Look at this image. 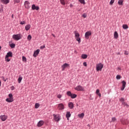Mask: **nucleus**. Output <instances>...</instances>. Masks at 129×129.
<instances>
[{
    "label": "nucleus",
    "mask_w": 129,
    "mask_h": 129,
    "mask_svg": "<svg viewBox=\"0 0 129 129\" xmlns=\"http://www.w3.org/2000/svg\"><path fill=\"white\" fill-rule=\"evenodd\" d=\"M13 39L15 40L16 41H19V40H21L22 38V35L20 34H14L12 36Z\"/></svg>",
    "instance_id": "obj_1"
},
{
    "label": "nucleus",
    "mask_w": 129,
    "mask_h": 129,
    "mask_svg": "<svg viewBox=\"0 0 129 129\" xmlns=\"http://www.w3.org/2000/svg\"><path fill=\"white\" fill-rule=\"evenodd\" d=\"M103 68V64L99 63L96 64V71H101Z\"/></svg>",
    "instance_id": "obj_2"
},
{
    "label": "nucleus",
    "mask_w": 129,
    "mask_h": 129,
    "mask_svg": "<svg viewBox=\"0 0 129 129\" xmlns=\"http://www.w3.org/2000/svg\"><path fill=\"white\" fill-rule=\"evenodd\" d=\"M74 34L75 35L76 39L78 41V43H80V42H81V39L79 37V33L77 32V31H75Z\"/></svg>",
    "instance_id": "obj_3"
},
{
    "label": "nucleus",
    "mask_w": 129,
    "mask_h": 129,
    "mask_svg": "<svg viewBox=\"0 0 129 129\" xmlns=\"http://www.w3.org/2000/svg\"><path fill=\"white\" fill-rule=\"evenodd\" d=\"M74 34L75 35L76 39L78 41V43H80V42H81V39L79 37V33L77 32V31H75Z\"/></svg>",
    "instance_id": "obj_4"
},
{
    "label": "nucleus",
    "mask_w": 129,
    "mask_h": 129,
    "mask_svg": "<svg viewBox=\"0 0 129 129\" xmlns=\"http://www.w3.org/2000/svg\"><path fill=\"white\" fill-rule=\"evenodd\" d=\"M67 94L68 96H70L73 99L74 98H76V97H77V95H76L75 94H72L70 91H68L67 92Z\"/></svg>",
    "instance_id": "obj_5"
},
{
    "label": "nucleus",
    "mask_w": 129,
    "mask_h": 129,
    "mask_svg": "<svg viewBox=\"0 0 129 129\" xmlns=\"http://www.w3.org/2000/svg\"><path fill=\"white\" fill-rule=\"evenodd\" d=\"M75 90H77V91H84V88H83L81 85H79L77 86L76 88H75Z\"/></svg>",
    "instance_id": "obj_6"
},
{
    "label": "nucleus",
    "mask_w": 129,
    "mask_h": 129,
    "mask_svg": "<svg viewBox=\"0 0 129 129\" xmlns=\"http://www.w3.org/2000/svg\"><path fill=\"white\" fill-rule=\"evenodd\" d=\"M53 118L55 121H57V122L59 121L60 119H61V117L59 115H55L53 114Z\"/></svg>",
    "instance_id": "obj_7"
},
{
    "label": "nucleus",
    "mask_w": 129,
    "mask_h": 129,
    "mask_svg": "<svg viewBox=\"0 0 129 129\" xmlns=\"http://www.w3.org/2000/svg\"><path fill=\"white\" fill-rule=\"evenodd\" d=\"M7 118H8V116L6 115H0V119L2 120V121H6Z\"/></svg>",
    "instance_id": "obj_8"
},
{
    "label": "nucleus",
    "mask_w": 129,
    "mask_h": 129,
    "mask_svg": "<svg viewBox=\"0 0 129 129\" xmlns=\"http://www.w3.org/2000/svg\"><path fill=\"white\" fill-rule=\"evenodd\" d=\"M122 87L121 88V90L122 91H123V90H124V88H125V85H126V82H125V81H122Z\"/></svg>",
    "instance_id": "obj_9"
},
{
    "label": "nucleus",
    "mask_w": 129,
    "mask_h": 129,
    "mask_svg": "<svg viewBox=\"0 0 129 129\" xmlns=\"http://www.w3.org/2000/svg\"><path fill=\"white\" fill-rule=\"evenodd\" d=\"M67 67H69V64L67 63H64L61 66L62 71H64V70H65V68H67Z\"/></svg>",
    "instance_id": "obj_10"
},
{
    "label": "nucleus",
    "mask_w": 129,
    "mask_h": 129,
    "mask_svg": "<svg viewBox=\"0 0 129 129\" xmlns=\"http://www.w3.org/2000/svg\"><path fill=\"white\" fill-rule=\"evenodd\" d=\"M24 6L26 9H30V2L25 1L24 3Z\"/></svg>",
    "instance_id": "obj_11"
},
{
    "label": "nucleus",
    "mask_w": 129,
    "mask_h": 129,
    "mask_svg": "<svg viewBox=\"0 0 129 129\" xmlns=\"http://www.w3.org/2000/svg\"><path fill=\"white\" fill-rule=\"evenodd\" d=\"M39 9V8L38 6H36L35 4L32 5V10H33V11H35V10H36V11H38Z\"/></svg>",
    "instance_id": "obj_12"
},
{
    "label": "nucleus",
    "mask_w": 129,
    "mask_h": 129,
    "mask_svg": "<svg viewBox=\"0 0 129 129\" xmlns=\"http://www.w3.org/2000/svg\"><path fill=\"white\" fill-rule=\"evenodd\" d=\"M89 36H91V31L86 32L85 34V37L88 39Z\"/></svg>",
    "instance_id": "obj_13"
},
{
    "label": "nucleus",
    "mask_w": 129,
    "mask_h": 129,
    "mask_svg": "<svg viewBox=\"0 0 129 129\" xmlns=\"http://www.w3.org/2000/svg\"><path fill=\"white\" fill-rule=\"evenodd\" d=\"M58 108L59 110H62V109H64V105L62 103H60L58 105Z\"/></svg>",
    "instance_id": "obj_14"
},
{
    "label": "nucleus",
    "mask_w": 129,
    "mask_h": 129,
    "mask_svg": "<svg viewBox=\"0 0 129 129\" xmlns=\"http://www.w3.org/2000/svg\"><path fill=\"white\" fill-rule=\"evenodd\" d=\"M40 53V49H37L35 50L33 54V57H37V55Z\"/></svg>",
    "instance_id": "obj_15"
},
{
    "label": "nucleus",
    "mask_w": 129,
    "mask_h": 129,
    "mask_svg": "<svg viewBox=\"0 0 129 129\" xmlns=\"http://www.w3.org/2000/svg\"><path fill=\"white\" fill-rule=\"evenodd\" d=\"M1 2L4 5H8L10 3V0H1Z\"/></svg>",
    "instance_id": "obj_16"
},
{
    "label": "nucleus",
    "mask_w": 129,
    "mask_h": 129,
    "mask_svg": "<svg viewBox=\"0 0 129 129\" xmlns=\"http://www.w3.org/2000/svg\"><path fill=\"white\" fill-rule=\"evenodd\" d=\"M68 105L70 109H72L74 107V104H73L72 102L69 103Z\"/></svg>",
    "instance_id": "obj_17"
},
{
    "label": "nucleus",
    "mask_w": 129,
    "mask_h": 129,
    "mask_svg": "<svg viewBox=\"0 0 129 129\" xmlns=\"http://www.w3.org/2000/svg\"><path fill=\"white\" fill-rule=\"evenodd\" d=\"M44 124V121L40 120L37 123V126H42Z\"/></svg>",
    "instance_id": "obj_18"
},
{
    "label": "nucleus",
    "mask_w": 129,
    "mask_h": 129,
    "mask_svg": "<svg viewBox=\"0 0 129 129\" xmlns=\"http://www.w3.org/2000/svg\"><path fill=\"white\" fill-rule=\"evenodd\" d=\"M6 56H7V57H13V52H12V51H9L7 53Z\"/></svg>",
    "instance_id": "obj_19"
},
{
    "label": "nucleus",
    "mask_w": 129,
    "mask_h": 129,
    "mask_svg": "<svg viewBox=\"0 0 129 129\" xmlns=\"http://www.w3.org/2000/svg\"><path fill=\"white\" fill-rule=\"evenodd\" d=\"M6 101L7 102H13L14 101V98H9L6 99Z\"/></svg>",
    "instance_id": "obj_20"
},
{
    "label": "nucleus",
    "mask_w": 129,
    "mask_h": 129,
    "mask_svg": "<svg viewBox=\"0 0 129 129\" xmlns=\"http://www.w3.org/2000/svg\"><path fill=\"white\" fill-rule=\"evenodd\" d=\"M70 116H71V114L70 113V112L68 111L66 115V117H67V119H69V117H70Z\"/></svg>",
    "instance_id": "obj_21"
},
{
    "label": "nucleus",
    "mask_w": 129,
    "mask_h": 129,
    "mask_svg": "<svg viewBox=\"0 0 129 129\" xmlns=\"http://www.w3.org/2000/svg\"><path fill=\"white\" fill-rule=\"evenodd\" d=\"M31 29V25L28 24L25 26V30L26 31H29Z\"/></svg>",
    "instance_id": "obj_22"
},
{
    "label": "nucleus",
    "mask_w": 129,
    "mask_h": 129,
    "mask_svg": "<svg viewBox=\"0 0 129 129\" xmlns=\"http://www.w3.org/2000/svg\"><path fill=\"white\" fill-rule=\"evenodd\" d=\"M114 38H115V39H117L118 38V34L116 31H115L114 33Z\"/></svg>",
    "instance_id": "obj_23"
},
{
    "label": "nucleus",
    "mask_w": 129,
    "mask_h": 129,
    "mask_svg": "<svg viewBox=\"0 0 129 129\" xmlns=\"http://www.w3.org/2000/svg\"><path fill=\"white\" fill-rule=\"evenodd\" d=\"M99 92H100L99 89H97L96 93L97 95H98V96H99V97H101V94H100Z\"/></svg>",
    "instance_id": "obj_24"
},
{
    "label": "nucleus",
    "mask_w": 129,
    "mask_h": 129,
    "mask_svg": "<svg viewBox=\"0 0 129 129\" xmlns=\"http://www.w3.org/2000/svg\"><path fill=\"white\" fill-rule=\"evenodd\" d=\"M122 28L124 30H126V29H128V26L126 24H123L122 25Z\"/></svg>",
    "instance_id": "obj_25"
},
{
    "label": "nucleus",
    "mask_w": 129,
    "mask_h": 129,
    "mask_svg": "<svg viewBox=\"0 0 129 129\" xmlns=\"http://www.w3.org/2000/svg\"><path fill=\"white\" fill-rule=\"evenodd\" d=\"M79 117H80L81 118H83L84 117V113H82L81 114H78Z\"/></svg>",
    "instance_id": "obj_26"
},
{
    "label": "nucleus",
    "mask_w": 129,
    "mask_h": 129,
    "mask_svg": "<svg viewBox=\"0 0 129 129\" xmlns=\"http://www.w3.org/2000/svg\"><path fill=\"white\" fill-rule=\"evenodd\" d=\"M82 59H86L87 58V54H83L81 55Z\"/></svg>",
    "instance_id": "obj_27"
},
{
    "label": "nucleus",
    "mask_w": 129,
    "mask_h": 129,
    "mask_svg": "<svg viewBox=\"0 0 129 129\" xmlns=\"http://www.w3.org/2000/svg\"><path fill=\"white\" fill-rule=\"evenodd\" d=\"M10 46L11 48V49H14L15 47H16V44L15 43H11L10 44Z\"/></svg>",
    "instance_id": "obj_28"
},
{
    "label": "nucleus",
    "mask_w": 129,
    "mask_h": 129,
    "mask_svg": "<svg viewBox=\"0 0 129 129\" xmlns=\"http://www.w3.org/2000/svg\"><path fill=\"white\" fill-rule=\"evenodd\" d=\"M123 3V1L122 0H119L118 1V4L119 5V6H122Z\"/></svg>",
    "instance_id": "obj_29"
},
{
    "label": "nucleus",
    "mask_w": 129,
    "mask_h": 129,
    "mask_svg": "<svg viewBox=\"0 0 129 129\" xmlns=\"http://www.w3.org/2000/svg\"><path fill=\"white\" fill-rule=\"evenodd\" d=\"M122 104L123 105V106H126V107H128V105L127 104V103H125L124 101V102H122Z\"/></svg>",
    "instance_id": "obj_30"
},
{
    "label": "nucleus",
    "mask_w": 129,
    "mask_h": 129,
    "mask_svg": "<svg viewBox=\"0 0 129 129\" xmlns=\"http://www.w3.org/2000/svg\"><path fill=\"white\" fill-rule=\"evenodd\" d=\"M23 80L22 77H19L18 78V83H21L22 82V80Z\"/></svg>",
    "instance_id": "obj_31"
},
{
    "label": "nucleus",
    "mask_w": 129,
    "mask_h": 129,
    "mask_svg": "<svg viewBox=\"0 0 129 129\" xmlns=\"http://www.w3.org/2000/svg\"><path fill=\"white\" fill-rule=\"evenodd\" d=\"M5 61H7V62H10L11 61V59L9 58V57H7V56H5Z\"/></svg>",
    "instance_id": "obj_32"
},
{
    "label": "nucleus",
    "mask_w": 129,
    "mask_h": 129,
    "mask_svg": "<svg viewBox=\"0 0 129 129\" xmlns=\"http://www.w3.org/2000/svg\"><path fill=\"white\" fill-rule=\"evenodd\" d=\"M79 2L81 3V4H83V5H85V0H79Z\"/></svg>",
    "instance_id": "obj_33"
},
{
    "label": "nucleus",
    "mask_w": 129,
    "mask_h": 129,
    "mask_svg": "<svg viewBox=\"0 0 129 129\" xmlns=\"http://www.w3.org/2000/svg\"><path fill=\"white\" fill-rule=\"evenodd\" d=\"M22 60H23L24 62H27V58H26V57L23 56H22Z\"/></svg>",
    "instance_id": "obj_34"
},
{
    "label": "nucleus",
    "mask_w": 129,
    "mask_h": 129,
    "mask_svg": "<svg viewBox=\"0 0 129 129\" xmlns=\"http://www.w3.org/2000/svg\"><path fill=\"white\" fill-rule=\"evenodd\" d=\"M40 107V104L39 103H36L35 105V108H39Z\"/></svg>",
    "instance_id": "obj_35"
},
{
    "label": "nucleus",
    "mask_w": 129,
    "mask_h": 129,
    "mask_svg": "<svg viewBox=\"0 0 129 129\" xmlns=\"http://www.w3.org/2000/svg\"><path fill=\"white\" fill-rule=\"evenodd\" d=\"M60 3L61 4V5H62L63 6H65V1L64 0H60Z\"/></svg>",
    "instance_id": "obj_36"
},
{
    "label": "nucleus",
    "mask_w": 129,
    "mask_h": 129,
    "mask_svg": "<svg viewBox=\"0 0 129 129\" xmlns=\"http://www.w3.org/2000/svg\"><path fill=\"white\" fill-rule=\"evenodd\" d=\"M27 39L28 41H30L32 39V36L31 35H29L27 37Z\"/></svg>",
    "instance_id": "obj_37"
},
{
    "label": "nucleus",
    "mask_w": 129,
    "mask_h": 129,
    "mask_svg": "<svg viewBox=\"0 0 129 129\" xmlns=\"http://www.w3.org/2000/svg\"><path fill=\"white\" fill-rule=\"evenodd\" d=\"M116 79H117L118 80H119V79H120V78H121V77L120 76V75H117L116 77Z\"/></svg>",
    "instance_id": "obj_38"
},
{
    "label": "nucleus",
    "mask_w": 129,
    "mask_h": 129,
    "mask_svg": "<svg viewBox=\"0 0 129 129\" xmlns=\"http://www.w3.org/2000/svg\"><path fill=\"white\" fill-rule=\"evenodd\" d=\"M2 78L3 80V81H5V82H6L7 80H8V78H7L6 79H5V77H4V76H2Z\"/></svg>",
    "instance_id": "obj_39"
},
{
    "label": "nucleus",
    "mask_w": 129,
    "mask_h": 129,
    "mask_svg": "<svg viewBox=\"0 0 129 129\" xmlns=\"http://www.w3.org/2000/svg\"><path fill=\"white\" fill-rule=\"evenodd\" d=\"M9 98H14L13 97V94H12V93L9 94Z\"/></svg>",
    "instance_id": "obj_40"
},
{
    "label": "nucleus",
    "mask_w": 129,
    "mask_h": 129,
    "mask_svg": "<svg viewBox=\"0 0 129 129\" xmlns=\"http://www.w3.org/2000/svg\"><path fill=\"white\" fill-rule=\"evenodd\" d=\"M20 25H25V24H26V22H25V21H21L20 22Z\"/></svg>",
    "instance_id": "obj_41"
},
{
    "label": "nucleus",
    "mask_w": 129,
    "mask_h": 129,
    "mask_svg": "<svg viewBox=\"0 0 129 129\" xmlns=\"http://www.w3.org/2000/svg\"><path fill=\"white\" fill-rule=\"evenodd\" d=\"M45 48H46V46H45V45L41 46L40 47V49H45Z\"/></svg>",
    "instance_id": "obj_42"
},
{
    "label": "nucleus",
    "mask_w": 129,
    "mask_h": 129,
    "mask_svg": "<svg viewBox=\"0 0 129 129\" xmlns=\"http://www.w3.org/2000/svg\"><path fill=\"white\" fill-rule=\"evenodd\" d=\"M120 101L121 102V103L122 102H123L124 101V98H121L120 99H119Z\"/></svg>",
    "instance_id": "obj_43"
},
{
    "label": "nucleus",
    "mask_w": 129,
    "mask_h": 129,
    "mask_svg": "<svg viewBox=\"0 0 129 129\" xmlns=\"http://www.w3.org/2000/svg\"><path fill=\"white\" fill-rule=\"evenodd\" d=\"M115 120H116V118H115V117H113L112 118V120H111V121L114 122V121H115Z\"/></svg>",
    "instance_id": "obj_44"
},
{
    "label": "nucleus",
    "mask_w": 129,
    "mask_h": 129,
    "mask_svg": "<svg viewBox=\"0 0 129 129\" xmlns=\"http://www.w3.org/2000/svg\"><path fill=\"white\" fill-rule=\"evenodd\" d=\"M113 3H114V0H111L110 2V5H113Z\"/></svg>",
    "instance_id": "obj_45"
},
{
    "label": "nucleus",
    "mask_w": 129,
    "mask_h": 129,
    "mask_svg": "<svg viewBox=\"0 0 129 129\" xmlns=\"http://www.w3.org/2000/svg\"><path fill=\"white\" fill-rule=\"evenodd\" d=\"M57 98H61L62 97V95L58 94L57 96Z\"/></svg>",
    "instance_id": "obj_46"
},
{
    "label": "nucleus",
    "mask_w": 129,
    "mask_h": 129,
    "mask_svg": "<svg viewBox=\"0 0 129 129\" xmlns=\"http://www.w3.org/2000/svg\"><path fill=\"white\" fill-rule=\"evenodd\" d=\"M82 16L83 18H86L87 17V15L85 13L83 14Z\"/></svg>",
    "instance_id": "obj_47"
},
{
    "label": "nucleus",
    "mask_w": 129,
    "mask_h": 129,
    "mask_svg": "<svg viewBox=\"0 0 129 129\" xmlns=\"http://www.w3.org/2000/svg\"><path fill=\"white\" fill-rule=\"evenodd\" d=\"M124 55H128V52L126 50H125L124 51Z\"/></svg>",
    "instance_id": "obj_48"
},
{
    "label": "nucleus",
    "mask_w": 129,
    "mask_h": 129,
    "mask_svg": "<svg viewBox=\"0 0 129 129\" xmlns=\"http://www.w3.org/2000/svg\"><path fill=\"white\" fill-rule=\"evenodd\" d=\"M83 65L84 66H85V67H86V66H87V63H86V62H83Z\"/></svg>",
    "instance_id": "obj_49"
},
{
    "label": "nucleus",
    "mask_w": 129,
    "mask_h": 129,
    "mask_svg": "<svg viewBox=\"0 0 129 129\" xmlns=\"http://www.w3.org/2000/svg\"><path fill=\"white\" fill-rule=\"evenodd\" d=\"M15 3H17V4H19L20 3V0H14Z\"/></svg>",
    "instance_id": "obj_50"
},
{
    "label": "nucleus",
    "mask_w": 129,
    "mask_h": 129,
    "mask_svg": "<svg viewBox=\"0 0 129 129\" xmlns=\"http://www.w3.org/2000/svg\"><path fill=\"white\" fill-rule=\"evenodd\" d=\"M70 8H73V5L72 4L70 5Z\"/></svg>",
    "instance_id": "obj_51"
},
{
    "label": "nucleus",
    "mask_w": 129,
    "mask_h": 129,
    "mask_svg": "<svg viewBox=\"0 0 129 129\" xmlns=\"http://www.w3.org/2000/svg\"><path fill=\"white\" fill-rule=\"evenodd\" d=\"M15 89V87H14V86L12 87V90H14Z\"/></svg>",
    "instance_id": "obj_52"
},
{
    "label": "nucleus",
    "mask_w": 129,
    "mask_h": 129,
    "mask_svg": "<svg viewBox=\"0 0 129 129\" xmlns=\"http://www.w3.org/2000/svg\"><path fill=\"white\" fill-rule=\"evenodd\" d=\"M1 85H2V82L0 80V86H1Z\"/></svg>",
    "instance_id": "obj_53"
},
{
    "label": "nucleus",
    "mask_w": 129,
    "mask_h": 129,
    "mask_svg": "<svg viewBox=\"0 0 129 129\" xmlns=\"http://www.w3.org/2000/svg\"><path fill=\"white\" fill-rule=\"evenodd\" d=\"M118 69L119 70H121V69H120V68H118Z\"/></svg>",
    "instance_id": "obj_54"
},
{
    "label": "nucleus",
    "mask_w": 129,
    "mask_h": 129,
    "mask_svg": "<svg viewBox=\"0 0 129 129\" xmlns=\"http://www.w3.org/2000/svg\"><path fill=\"white\" fill-rule=\"evenodd\" d=\"M0 50H2V46H0Z\"/></svg>",
    "instance_id": "obj_55"
},
{
    "label": "nucleus",
    "mask_w": 129,
    "mask_h": 129,
    "mask_svg": "<svg viewBox=\"0 0 129 129\" xmlns=\"http://www.w3.org/2000/svg\"><path fill=\"white\" fill-rule=\"evenodd\" d=\"M52 36H53V37H55V35L54 34H52Z\"/></svg>",
    "instance_id": "obj_56"
},
{
    "label": "nucleus",
    "mask_w": 129,
    "mask_h": 129,
    "mask_svg": "<svg viewBox=\"0 0 129 129\" xmlns=\"http://www.w3.org/2000/svg\"><path fill=\"white\" fill-rule=\"evenodd\" d=\"M77 106H78V103H77Z\"/></svg>",
    "instance_id": "obj_57"
},
{
    "label": "nucleus",
    "mask_w": 129,
    "mask_h": 129,
    "mask_svg": "<svg viewBox=\"0 0 129 129\" xmlns=\"http://www.w3.org/2000/svg\"><path fill=\"white\" fill-rule=\"evenodd\" d=\"M14 17V15H12V18Z\"/></svg>",
    "instance_id": "obj_58"
}]
</instances>
